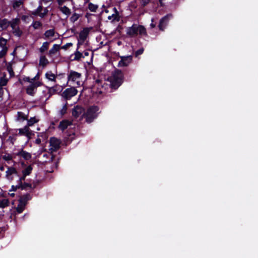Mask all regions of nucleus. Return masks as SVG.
<instances>
[{"instance_id": "1", "label": "nucleus", "mask_w": 258, "mask_h": 258, "mask_svg": "<svg viewBox=\"0 0 258 258\" xmlns=\"http://www.w3.org/2000/svg\"><path fill=\"white\" fill-rule=\"evenodd\" d=\"M110 83V88L116 90L122 84L123 80V74L119 70H116L112 73V75L108 78Z\"/></svg>"}, {"instance_id": "2", "label": "nucleus", "mask_w": 258, "mask_h": 258, "mask_svg": "<svg viewBox=\"0 0 258 258\" xmlns=\"http://www.w3.org/2000/svg\"><path fill=\"white\" fill-rule=\"evenodd\" d=\"M126 34L131 37H133L140 35L146 36L147 35L145 27L141 25L134 24L131 27L126 29Z\"/></svg>"}, {"instance_id": "3", "label": "nucleus", "mask_w": 258, "mask_h": 258, "mask_svg": "<svg viewBox=\"0 0 258 258\" xmlns=\"http://www.w3.org/2000/svg\"><path fill=\"white\" fill-rule=\"evenodd\" d=\"M7 167V170L6 172V178L9 181H12L14 180V176L16 175L19 177V179L17 180V183L21 185V184L23 183V181L25 180L26 177L27 176L26 175L23 174V173H22V175L20 176L19 173L15 167L13 166Z\"/></svg>"}, {"instance_id": "4", "label": "nucleus", "mask_w": 258, "mask_h": 258, "mask_svg": "<svg viewBox=\"0 0 258 258\" xmlns=\"http://www.w3.org/2000/svg\"><path fill=\"white\" fill-rule=\"evenodd\" d=\"M99 110V108L97 106L92 105L90 106L83 115L85 117L86 122L91 123L98 116V113L97 112Z\"/></svg>"}, {"instance_id": "5", "label": "nucleus", "mask_w": 258, "mask_h": 258, "mask_svg": "<svg viewBox=\"0 0 258 258\" xmlns=\"http://www.w3.org/2000/svg\"><path fill=\"white\" fill-rule=\"evenodd\" d=\"M82 77V74L73 70L69 71L68 74V83L72 82L76 83L78 86L80 85V80Z\"/></svg>"}, {"instance_id": "6", "label": "nucleus", "mask_w": 258, "mask_h": 258, "mask_svg": "<svg viewBox=\"0 0 258 258\" xmlns=\"http://www.w3.org/2000/svg\"><path fill=\"white\" fill-rule=\"evenodd\" d=\"M78 93L77 90L75 87H71L66 89L62 93V96L66 100H69L72 97L75 96Z\"/></svg>"}, {"instance_id": "7", "label": "nucleus", "mask_w": 258, "mask_h": 258, "mask_svg": "<svg viewBox=\"0 0 258 258\" xmlns=\"http://www.w3.org/2000/svg\"><path fill=\"white\" fill-rule=\"evenodd\" d=\"M46 87L48 89V94H49L46 100L48 99L51 96L61 92L63 90V88L57 84L51 87L48 86H46Z\"/></svg>"}, {"instance_id": "8", "label": "nucleus", "mask_w": 258, "mask_h": 258, "mask_svg": "<svg viewBox=\"0 0 258 258\" xmlns=\"http://www.w3.org/2000/svg\"><path fill=\"white\" fill-rule=\"evenodd\" d=\"M172 18L171 14H167L162 18L159 22L158 27L160 30L163 31L165 27L168 25L169 20Z\"/></svg>"}, {"instance_id": "9", "label": "nucleus", "mask_w": 258, "mask_h": 258, "mask_svg": "<svg viewBox=\"0 0 258 258\" xmlns=\"http://www.w3.org/2000/svg\"><path fill=\"white\" fill-rule=\"evenodd\" d=\"M15 155L22 157L25 160H29L32 157L31 154L30 153L24 150L23 149H21L18 152H16Z\"/></svg>"}, {"instance_id": "10", "label": "nucleus", "mask_w": 258, "mask_h": 258, "mask_svg": "<svg viewBox=\"0 0 258 258\" xmlns=\"http://www.w3.org/2000/svg\"><path fill=\"white\" fill-rule=\"evenodd\" d=\"M50 146L53 151H56L60 148V141L55 137H51L50 139Z\"/></svg>"}, {"instance_id": "11", "label": "nucleus", "mask_w": 258, "mask_h": 258, "mask_svg": "<svg viewBox=\"0 0 258 258\" xmlns=\"http://www.w3.org/2000/svg\"><path fill=\"white\" fill-rule=\"evenodd\" d=\"M85 112V109L82 106L76 105L72 110V115L75 118L79 117L82 113Z\"/></svg>"}, {"instance_id": "12", "label": "nucleus", "mask_w": 258, "mask_h": 258, "mask_svg": "<svg viewBox=\"0 0 258 258\" xmlns=\"http://www.w3.org/2000/svg\"><path fill=\"white\" fill-rule=\"evenodd\" d=\"M132 60V56H122L121 60L118 62V66L126 67Z\"/></svg>"}, {"instance_id": "13", "label": "nucleus", "mask_w": 258, "mask_h": 258, "mask_svg": "<svg viewBox=\"0 0 258 258\" xmlns=\"http://www.w3.org/2000/svg\"><path fill=\"white\" fill-rule=\"evenodd\" d=\"M19 134L20 135L26 136L28 139H30L31 135L33 134L29 128V126L26 125L22 128L19 130Z\"/></svg>"}, {"instance_id": "14", "label": "nucleus", "mask_w": 258, "mask_h": 258, "mask_svg": "<svg viewBox=\"0 0 258 258\" xmlns=\"http://www.w3.org/2000/svg\"><path fill=\"white\" fill-rule=\"evenodd\" d=\"M90 28L86 27L84 28L80 32L79 34V39L81 41H82L83 42H84L86 39H87L89 32H90Z\"/></svg>"}, {"instance_id": "15", "label": "nucleus", "mask_w": 258, "mask_h": 258, "mask_svg": "<svg viewBox=\"0 0 258 258\" xmlns=\"http://www.w3.org/2000/svg\"><path fill=\"white\" fill-rule=\"evenodd\" d=\"M32 199V196L29 194H26L21 196L19 199V203L22 205L23 206H26L27 202Z\"/></svg>"}, {"instance_id": "16", "label": "nucleus", "mask_w": 258, "mask_h": 258, "mask_svg": "<svg viewBox=\"0 0 258 258\" xmlns=\"http://www.w3.org/2000/svg\"><path fill=\"white\" fill-rule=\"evenodd\" d=\"M72 122L71 121H69L67 119H64L61 121L59 122V124L58 125V128L63 132L67 128V127L72 125Z\"/></svg>"}, {"instance_id": "17", "label": "nucleus", "mask_w": 258, "mask_h": 258, "mask_svg": "<svg viewBox=\"0 0 258 258\" xmlns=\"http://www.w3.org/2000/svg\"><path fill=\"white\" fill-rule=\"evenodd\" d=\"M37 91V89L35 86L32 85V84H30L26 88V92L29 95L34 96L35 94Z\"/></svg>"}, {"instance_id": "18", "label": "nucleus", "mask_w": 258, "mask_h": 258, "mask_svg": "<svg viewBox=\"0 0 258 258\" xmlns=\"http://www.w3.org/2000/svg\"><path fill=\"white\" fill-rule=\"evenodd\" d=\"M10 26V21L5 18L0 20V28L2 30H6Z\"/></svg>"}, {"instance_id": "19", "label": "nucleus", "mask_w": 258, "mask_h": 258, "mask_svg": "<svg viewBox=\"0 0 258 258\" xmlns=\"http://www.w3.org/2000/svg\"><path fill=\"white\" fill-rule=\"evenodd\" d=\"M15 153H13L12 154L6 153L3 156L2 158L5 161L9 162V161H12L14 158H16V156L15 155Z\"/></svg>"}, {"instance_id": "20", "label": "nucleus", "mask_w": 258, "mask_h": 258, "mask_svg": "<svg viewBox=\"0 0 258 258\" xmlns=\"http://www.w3.org/2000/svg\"><path fill=\"white\" fill-rule=\"evenodd\" d=\"M39 3H40V5L38 6V7L37 8V9L35 10V11H32L31 12L32 15L35 16H38L40 17V15H41L40 14H42L41 11L43 10V6H42L41 3L40 2Z\"/></svg>"}, {"instance_id": "21", "label": "nucleus", "mask_w": 258, "mask_h": 258, "mask_svg": "<svg viewBox=\"0 0 258 258\" xmlns=\"http://www.w3.org/2000/svg\"><path fill=\"white\" fill-rule=\"evenodd\" d=\"M59 10L64 15L67 16L68 18L71 14V10L66 6L63 7H59Z\"/></svg>"}, {"instance_id": "22", "label": "nucleus", "mask_w": 258, "mask_h": 258, "mask_svg": "<svg viewBox=\"0 0 258 258\" xmlns=\"http://www.w3.org/2000/svg\"><path fill=\"white\" fill-rule=\"evenodd\" d=\"M45 77L49 81L56 82V76L52 73L51 71H48L45 74Z\"/></svg>"}, {"instance_id": "23", "label": "nucleus", "mask_w": 258, "mask_h": 258, "mask_svg": "<svg viewBox=\"0 0 258 258\" xmlns=\"http://www.w3.org/2000/svg\"><path fill=\"white\" fill-rule=\"evenodd\" d=\"M49 63L48 60L45 56L42 55L40 57L39 64L43 67H46Z\"/></svg>"}, {"instance_id": "24", "label": "nucleus", "mask_w": 258, "mask_h": 258, "mask_svg": "<svg viewBox=\"0 0 258 258\" xmlns=\"http://www.w3.org/2000/svg\"><path fill=\"white\" fill-rule=\"evenodd\" d=\"M60 49V44H55L53 45V47L49 51V55H51L54 54Z\"/></svg>"}, {"instance_id": "25", "label": "nucleus", "mask_w": 258, "mask_h": 258, "mask_svg": "<svg viewBox=\"0 0 258 258\" xmlns=\"http://www.w3.org/2000/svg\"><path fill=\"white\" fill-rule=\"evenodd\" d=\"M107 18L109 20L112 19L111 21V23H113L115 21L119 22L120 20L119 14H115L114 13L112 15L109 16Z\"/></svg>"}, {"instance_id": "26", "label": "nucleus", "mask_w": 258, "mask_h": 258, "mask_svg": "<svg viewBox=\"0 0 258 258\" xmlns=\"http://www.w3.org/2000/svg\"><path fill=\"white\" fill-rule=\"evenodd\" d=\"M75 57L72 59V60L79 61L82 57H84L82 53L80 52L78 49H76L74 53Z\"/></svg>"}, {"instance_id": "27", "label": "nucleus", "mask_w": 258, "mask_h": 258, "mask_svg": "<svg viewBox=\"0 0 258 258\" xmlns=\"http://www.w3.org/2000/svg\"><path fill=\"white\" fill-rule=\"evenodd\" d=\"M33 170V167L31 165H29L26 168L24 169L22 171V173L23 174L28 176L31 174Z\"/></svg>"}, {"instance_id": "28", "label": "nucleus", "mask_w": 258, "mask_h": 258, "mask_svg": "<svg viewBox=\"0 0 258 258\" xmlns=\"http://www.w3.org/2000/svg\"><path fill=\"white\" fill-rule=\"evenodd\" d=\"M27 125L28 126H31L35 123L38 122L39 120L37 119L35 117H31L30 119L27 118Z\"/></svg>"}, {"instance_id": "29", "label": "nucleus", "mask_w": 258, "mask_h": 258, "mask_svg": "<svg viewBox=\"0 0 258 258\" xmlns=\"http://www.w3.org/2000/svg\"><path fill=\"white\" fill-rule=\"evenodd\" d=\"M27 188H29L30 189H34L35 188V186H32V184L27 182H23L21 184V186L20 187V189L21 190L26 189Z\"/></svg>"}, {"instance_id": "30", "label": "nucleus", "mask_w": 258, "mask_h": 258, "mask_svg": "<svg viewBox=\"0 0 258 258\" xmlns=\"http://www.w3.org/2000/svg\"><path fill=\"white\" fill-rule=\"evenodd\" d=\"M49 42L46 41L43 43L42 46L39 48L41 53H43L49 48Z\"/></svg>"}, {"instance_id": "31", "label": "nucleus", "mask_w": 258, "mask_h": 258, "mask_svg": "<svg viewBox=\"0 0 258 258\" xmlns=\"http://www.w3.org/2000/svg\"><path fill=\"white\" fill-rule=\"evenodd\" d=\"M55 31L54 29H49L45 31L44 35L46 38H48L50 37H52L54 35Z\"/></svg>"}, {"instance_id": "32", "label": "nucleus", "mask_w": 258, "mask_h": 258, "mask_svg": "<svg viewBox=\"0 0 258 258\" xmlns=\"http://www.w3.org/2000/svg\"><path fill=\"white\" fill-rule=\"evenodd\" d=\"M88 8L91 12H96L98 8V6L93 4L92 3H89L88 4Z\"/></svg>"}, {"instance_id": "33", "label": "nucleus", "mask_w": 258, "mask_h": 258, "mask_svg": "<svg viewBox=\"0 0 258 258\" xmlns=\"http://www.w3.org/2000/svg\"><path fill=\"white\" fill-rule=\"evenodd\" d=\"M19 22L20 20L18 18L14 19L12 21H10V26L14 30Z\"/></svg>"}, {"instance_id": "34", "label": "nucleus", "mask_w": 258, "mask_h": 258, "mask_svg": "<svg viewBox=\"0 0 258 258\" xmlns=\"http://www.w3.org/2000/svg\"><path fill=\"white\" fill-rule=\"evenodd\" d=\"M8 82V80L6 78L5 75L1 77L0 78V87L2 88V87L6 86Z\"/></svg>"}, {"instance_id": "35", "label": "nucleus", "mask_w": 258, "mask_h": 258, "mask_svg": "<svg viewBox=\"0 0 258 258\" xmlns=\"http://www.w3.org/2000/svg\"><path fill=\"white\" fill-rule=\"evenodd\" d=\"M9 200L7 199H4L0 200V208H4L9 205Z\"/></svg>"}, {"instance_id": "36", "label": "nucleus", "mask_w": 258, "mask_h": 258, "mask_svg": "<svg viewBox=\"0 0 258 258\" xmlns=\"http://www.w3.org/2000/svg\"><path fill=\"white\" fill-rule=\"evenodd\" d=\"M7 70L8 72H9L10 76L11 77H13L15 76V73L13 71V69L12 68V64L11 63H9L7 67Z\"/></svg>"}, {"instance_id": "37", "label": "nucleus", "mask_w": 258, "mask_h": 258, "mask_svg": "<svg viewBox=\"0 0 258 258\" xmlns=\"http://www.w3.org/2000/svg\"><path fill=\"white\" fill-rule=\"evenodd\" d=\"M80 16L79 14H77L76 13H74L70 17V20L72 23H74L79 19Z\"/></svg>"}, {"instance_id": "38", "label": "nucleus", "mask_w": 258, "mask_h": 258, "mask_svg": "<svg viewBox=\"0 0 258 258\" xmlns=\"http://www.w3.org/2000/svg\"><path fill=\"white\" fill-rule=\"evenodd\" d=\"M68 103L66 102V104L63 106L61 109L59 111V113L61 116H63L66 113L68 109Z\"/></svg>"}, {"instance_id": "39", "label": "nucleus", "mask_w": 258, "mask_h": 258, "mask_svg": "<svg viewBox=\"0 0 258 258\" xmlns=\"http://www.w3.org/2000/svg\"><path fill=\"white\" fill-rule=\"evenodd\" d=\"M27 116L22 112H18V118L19 119L26 120L27 119Z\"/></svg>"}, {"instance_id": "40", "label": "nucleus", "mask_w": 258, "mask_h": 258, "mask_svg": "<svg viewBox=\"0 0 258 258\" xmlns=\"http://www.w3.org/2000/svg\"><path fill=\"white\" fill-rule=\"evenodd\" d=\"M7 43V40L5 38L3 37L0 38V47H1L2 48L4 47H8L6 46Z\"/></svg>"}, {"instance_id": "41", "label": "nucleus", "mask_w": 258, "mask_h": 258, "mask_svg": "<svg viewBox=\"0 0 258 258\" xmlns=\"http://www.w3.org/2000/svg\"><path fill=\"white\" fill-rule=\"evenodd\" d=\"M32 25L34 29H38L42 25V23L39 21H34Z\"/></svg>"}, {"instance_id": "42", "label": "nucleus", "mask_w": 258, "mask_h": 258, "mask_svg": "<svg viewBox=\"0 0 258 258\" xmlns=\"http://www.w3.org/2000/svg\"><path fill=\"white\" fill-rule=\"evenodd\" d=\"M23 0L16 1L14 2V3L13 4V7L15 9L19 8L21 5H23Z\"/></svg>"}, {"instance_id": "43", "label": "nucleus", "mask_w": 258, "mask_h": 258, "mask_svg": "<svg viewBox=\"0 0 258 258\" xmlns=\"http://www.w3.org/2000/svg\"><path fill=\"white\" fill-rule=\"evenodd\" d=\"M25 206H22V204L19 203L18 204V205L16 208V212L18 213H21L23 212V211L25 209Z\"/></svg>"}, {"instance_id": "44", "label": "nucleus", "mask_w": 258, "mask_h": 258, "mask_svg": "<svg viewBox=\"0 0 258 258\" xmlns=\"http://www.w3.org/2000/svg\"><path fill=\"white\" fill-rule=\"evenodd\" d=\"M8 50V47H4L2 48V50L0 51V58L4 57L7 54Z\"/></svg>"}, {"instance_id": "45", "label": "nucleus", "mask_w": 258, "mask_h": 258, "mask_svg": "<svg viewBox=\"0 0 258 258\" xmlns=\"http://www.w3.org/2000/svg\"><path fill=\"white\" fill-rule=\"evenodd\" d=\"M14 30V33L16 36L20 37L22 35V31L20 30L19 27L15 28Z\"/></svg>"}, {"instance_id": "46", "label": "nucleus", "mask_w": 258, "mask_h": 258, "mask_svg": "<svg viewBox=\"0 0 258 258\" xmlns=\"http://www.w3.org/2000/svg\"><path fill=\"white\" fill-rule=\"evenodd\" d=\"M21 186V185L19 184V183H17V184L16 185H12L11 188V189L9 190V191H15L18 189H20Z\"/></svg>"}, {"instance_id": "47", "label": "nucleus", "mask_w": 258, "mask_h": 258, "mask_svg": "<svg viewBox=\"0 0 258 258\" xmlns=\"http://www.w3.org/2000/svg\"><path fill=\"white\" fill-rule=\"evenodd\" d=\"M38 137L41 138L43 140V141H45L47 138V135L46 133H40L38 135Z\"/></svg>"}, {"instance_id": "48", "label": "nucleus", "mask_w": 258, "mask_h": 258, "mask_svg": "<svg viewBox=\"0 0 258 258\" xmlns=\"http://www.w3.org/2000/svg\"><path fill=\"white\" fill-rule=\"evenodd\" d=\"M32 85H33L35 87V88L36 89H37V88L38 87H40V86L43 85V83L42 82H40V81H35V82H32Z\"/></svg>"}, {"instance_id": "49", "label": "nucleus", "mask_w": 258, "mask_h": 258, "mask_svg": "<svg viewBox=\"0 0 258 258\" xmlns=\"http://www.w3.org/2000/svg\"><path fill=\"white\" fill-rule=\"evenodd\" d=\"M144 50V49L143 48H141L139 49L138 50H137L135 53V56L137 57L139 55L143 54Z\"/></svg>"}, {"instance_id": "50", "label": "nucleus", "mask_w": 258, "mask_h": 258, "mask_svg": "<svg viewBox=\"0 0 258 258\" xmlns=\"http://www.w3.org/2000/svg\"><path fill=\"white\" fill-rule=\"evenodd\" d=\"M73 43H67L65 45L60 46V48L64 50H67L69 47L72 46Z\"/></svg>"}, {"instance_id": "51", "label": "nucleus", "mask_w": 258, "mask_h": 258, "mask_svg": "<svg viewBox=\"0 0 258 258\" xmlns=\"http://www.w3.org/2000/svg\"><path fill=\"white\" fill-rule=\"evenodd\" d=\"M48 13V10L47 9V8H44L43 9V12L40 14L41 15L40 17L44 18L45 16H46L47 15Z\"/></svg>"}, {"instance_id": "52", "label": "nucleus", "mask_w": 258, "mask_h": 258, "mask_svg": "<svg viewBox=\"0 0 258 258\" xmlns=\"http://www.w3.org/2000/svg\"><path fill=\"white\" fill-rule=\"evenodd\" d=\"M150 1V0H141V5L143 7H145L149 3Z\"/></svg>"}, {"instance_id": "53", "label": "nucleus", "mask_w": 258, "mask_h": 258, "mask_svg": "<svg viewBox=\"0 0 258 258\" xmlns=\"http://www.w3.org/2000/svg\"><path fill=\"white\" fill-rule=\"evenodd\" d=\"M39 77H40V74H39V73L38 72L34 78L31 79V80L32 82H35V81L39 80Z\"/></svg>"}, {"instance_id": "54", "label": "nucleus", "mask_w": 258, "mask_h": 258, "mask_svg": "<svg viewBox=\"0 0 258 258\" xmlns=\"http://www.w3.org/2000/svg\"><path fill=\"white\" fill-rule=\"evenodd\" d=\"M23 81L25 82H29L31 84L32 83V81L31 80V79L29 77H25L23 78Z\"/></svg>"}, {"instance_id": "55", "label": "nucleus", "mask_w": 258, "mask_h": 258, "mask_svg": "<svg viewBox=\"0 0 258 258\" xmlns=\"http://www.w3.org/2000/svg\"><path fill=\"white\" fill-rule=\"evenodd\" d=\"M4 94V90L3 88L0 87V101L2 100V97Z\"/></svg>"}, {"instance_id": "56", "label": "nucleus", "mask_w": 258, "mask_h": 258, "mask_svg": "<svg viewBox=\"0 0 258 258\" xmlns=\"http://www.w3.org/2000/svg\"><path fill=\"white\" fill-rule=\"evenodd\" d=\"M41 143V139L38 137V138L35 140V143L37 145H40Z\"/></svg>"}, {"instance_id": "57", "label": "nucleus", "mask_w": 258, "mask_h": 258, "mask_svg": "<svg viewBox=\"0 0 258 258\" xmlns=\"http://www.w3.org/2000/svg\"><path fill=\"white\" fill-rule=\"evenodd\" d=\"M64 76H65L64 73H61V74H59L56 75V77L59 78V79H61L64 78Z\"/></svg>"}, {"instance_id": "58", "label": "nucleus", "mask_w": 258, "mask_h": 258, "mask_svg": "<svg viewBox=\"0 0 258 258\" xmlns=\"http://www.w3.org/2000/svg\"><path fill=\"white\" fill-rule=\"evenodd\" d=\"M83 43H84V42H83V41H81V40H80V39H79V40H78V43H77V49H79V47H80V46L81 45H82Z\"/></svg>"}, {"instance_id": "59", "label": "nucleus", "mask_w": 258, "mask_h": 258, "mask_svg": "<svg viewBox=\"0 0 258 258\" xmlns=\"http://www.w3.org/2000/svg\"><path fill=\"white\" fill-rule=\"evenodd\" d=\"M113 11L114 12V14H119L118 11H117V9L115 7L113 8Z\"/></svg>"}, {"instance_id": "60", "label": "nucleus", "mask_w": 258, "mask_h": 258, "mask_svg": "<svg viewBox=\"0 0 258 258\" xmlns=\"http://www.w3.org/2000/svg\"><path fill=\"white\" fill-rule=\"evenodd\" d=\"M92 14L89 13H87L85 15V17L87 18H89V17Z\"/></svg>"}, {"instance_id": "61", "label": "nucleus", "mask_w": 258, "mask_h": 258, "mask_svg": "<svg viewBox=\"0 0 258 258\" xmlns=\"http://www.w3.org/2000/svg\"><path fill=\"white\" fill-rule=\"evenodd\" d=\"M53 0H42V1L44 3H48L50 2H51Z\"/></svg>"}, {"instance_id": "62", "label": "nucleus", "mask_w": 258, "mask_h": 258, "mask_svg": "<svg viewBox=\"0 0 258 258\" xmlns=\"http://www.w3.org/2000/svg\"><path fill=\"white\" fill-rule=\"evenodd\" d=\"M150 26L151 28H154L156 26V24H154L153 23H152L151 24H150Z\"/></svg>"}, {"instance_id": "63", "label": "nucleus", "mask_w": 258, "mask_h": 258, "mask_svg": "<svg viewBox=\"0 0 258 258\" xmlns=\"http://www.w3.org/2000/svg\"><path fill=\"white\" fill-rule=\"evenodd\" d=\"M84 55H85V56H88V55H89V53L88 52H87V51H85V52H84Z\"/></svg>"}, {"instance_id": "64", "label": "nucleus", "mask_w": 258, "mask_h": 258, "mask_svg": "<svg viewBox=\"0 0 258 258\" xmlns=\"http://www.w3.org/2000/svg\"><path fill=\"white\" fill-rule=\"evenodd\" d=\"M21 165H22L23 167H24V166H26V164H25V162H24V161L21 162Z\"/></svg>"}]
</instances>
